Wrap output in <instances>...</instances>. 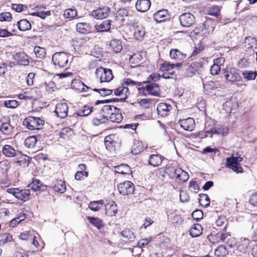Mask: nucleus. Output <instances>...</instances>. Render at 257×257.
Here are the masks:
<instances>
[{"mask_svg":"<svg viewBox=\"0 0 257 257\" xmlns=\"http://www.w3.org/2000/svg\"><path fill=\"white\" fill-rule=\"evenodd\" d=\"M227 225L225 224L222 228H216L218 230L217 232L213 231L210 235L208 236V238L210 241L215 242H223L226 239L230 236V232H227Z\"/></svg>","mask_w":257,"mask_h":257,"instance_id":"f257e3e1","label":"nucleus"},{"mask_svg":"<svg viewBox=\"0 0 257 257\" xmlns=\"http://www.w3.org/2000/svg\"><path fill=\"white\" fill-rule=\"evenodd\" d=\"M45 121L44 120L33 116H29L24 119V125L31 130H41L42 128Z\"/></svg>","mask_w":257,"mask_h":257,"instance_id":"f03ea898","label":"nucleus"},{"mask_svg":"<svg viewBox=\"0 0 257 257\" xmlns=\"http://www.w3.org/2000/svg\"><path fill=\"white\" fill-rule=\"evenodd\" d=\"M52 59L56 68H63L68 64L69 55L65 52H56L53 55Z\"/></svg>","mask_w":257,"mask_h":257,"instance_id":"7ed1b4c3","label":"nucleus"},{"mask_svg":"<svg viewBox=\"0 0 257 257\" xmlns=\"http://www.w3.org/2000/svg\"><path fill=\"white\" fill-rule=\"evenodd\" d=\"M167 170L169 172V175L171 177H175L183 182L187 181L189 179V176L188 173L180 168L169 167Z\"/></svg>","mask_w":257,"mask_h":257,"instance_id":"20e7f679","label":"nucleus"},{"mask_svg":"<svg viewBox=\"0 0 257 257\" xmlns=\"http://www.w3.org/2000/svg\"><path fill=\"white\" fill-rule=\"evenodd\" d=\"M223 74L225 79L232 82H239L242 77L240 75L238 70L234 67L226 68L223 69Z\"/></svg>","mask_w":257,"mask_h":257,"instance_id":"39448f33","label":"nucleus"},{"mask_svg":"<svg viewBox=\"0 0 257 257\" xmlns=\"http://www.w3.org/2000/svg\"><path fill=\"white\" fill-rule=\"evenodd\" d=\"M210 22L206 21L203 23L199 24L193 30L191 33H193L195 35L200 34L201 35H205L212 33L214 28L210 27Z\"/></svg>","mask_w":257,"mask_h":257,"instance_id":"423d86ee","label":"nucleus"},{"mask_svg":"<svg viewBox=\"0 0 257 257\" xmlns=\"http://www.w3.org/2000/svg\"><path fill=\"white\" fill-rule=\"evenodd\" d=\"M135 188V185L130 181H125L117 185L119 193L124 196L133 194Z\"/></svg>","mask_w":257,"mask_h":257,"instance_id":"0eeeda50","label":"nucleus"},{"mask_svg":"<svg viewBox=\"0 0 257 257\" xmlns=\"http://www.w3.org/2000/svg\"><path fill=\"white\" fill-rule=\"evenodd\" d=\"M95 74L97 77L100 76L101 82H110L113 78L112 70L110 69L101 67L96 69Z\"/></svg>","mask_w":257,"mask_h":257,"instance_id":"6e6552de","label":"nucleus"},{"mask_svg":"<svg viewBox=\"0 0 257 257\" xmlns=\"http://www.w3.org/2000/svg\"><path fill=\"white\" fill-rule=\"evenodd\" d=\"M204 62L201 60H198L191 63L186 69L185 75L188 77L193 76L197 72L200 71L203 67Z\"/></svg>","mask_w":257,"mask_h":257,"instance_id":"1a4fd4ad","label":"nucleus"},{"mask_svg":"<svg viewBox=\"0 0 257 257\" xmlns=\"http://www.w3.org/2000/svg\"><path fill=\"white\" fill-rule=\"evenodd\" d=\"M179 21L182 27L189 28L195 24V18L193 15L189 13H185L180 16Z\"/></svg>","mask_w":257,"mask_h":257,"instance_id":"9d476101","label":"nucleus"},{"mask_svg":"<svg viewBox=\"0 0 257 257\" xmlns=\"http://www.w3.org/2000/svg\"><path fill=\"white\" fill-rule=\"evenodd\" d=\"M153 18L156 22L161 23L169 21L171 18V15L168 10L162 9L154 13Z\"/></svg>","mask_w":257,"mask_h":257,"instance_id":"9b49d317","label":"nucleus"},{"mask_svg":"<svg viewBox=\"0 0 257 257\" xmlns=\"http://www.w3.org/2000/svg\"><path fill=\"white\" fill-rule=\"evenodd\" d=\"M110 11V9L109 7L104 6L93 10L91 13V15L96 19H103L109 16Z\"/></svg>","mask_w":257,"mask_h":257,"instance_id":"f8f14e48","label":"nucleus"},{"mask_svg":"<svg viewBox=\"0 0 257 257\" xmlns=\"http://www.w3.org/2000/svg\"><path fill=\"white\" fill-rule=\"evenodd\" d=\"M226 167L237 173H242L243 171V168L237 162L233 156L226 159Z\"/></svg>","mask_w":257,"mask_h":257,"instance_id":"ddd939ff","label":"nucleus"},{"mask_svg":"<svg viewBox=\"0 0 257 257\" xmlns=\"http://www.w3.org/2000/svg\"><path fill=\"white\" fill-rule=\"evenodd\" d=\"M3 154L7 157L12 158L19 157L22 152L18 150H15L9 145H5L2 150Z\"/></svg>","mask_w":257,"mask_h":257,"instance_id":"4468645a","label":"nucleus"},{"mask_svg":"<svg viewBox=\"0 0 257 257\" xmlns=\"http://www.w3.org/2000/svg\"><path fill=\"white\" fill-rule=\"evenodd\" d=\"M68 107L66 103L61 102L56 105L55 112L58 117L61 118H65L68 115Z\"/></svg>","mask_w":257,"mask_h":257,"instance_id":"2eb2a0df","label":"nucleus"},{"mask_svg":"<svg viewBox=\"0 0 257 257\" xmlns=\"http://www.w3.org/2000/svg\"><path fill=\"white\" fill-rule=\"evenodd\" d=\"M14 60L21 65L27 66L29 63V56L24 52L16 53L13 55Z\"/></svg>","mask_w":257,"mask_h":257,"instance_id":"dca6fc26","label":"nucleus"},{"mask_svg":"<svg viewBox=\"0 0 257 257\" xmlns=\"http://www.w3.org/2000/svg\"><path fill=\"white\" fill-rule=\"evenodd\" d=\"M170 56L176 63L181 62L187 57V54L184 53L178 49H172L170 51Z\"/></svg>","mask_w":257,"mask_h":257,"instance_id":"f3484780","label":"nucleus"},{"mask_svg":"<svg viewBox=\"0 0 257 257\" xmlns=\"http://www.w3.org/2000/svg\"><path fill=\"white\" fill-rule=\"evenodd\" d=\"M172 108V106L170 104L161 102L158 104L157 110L159 115L164 117L169 115Z\"/></svg>","mask_w":257,"mask_h":257,"instance_id":"a211bd4d","label":"nucleus"},{"mask_svg":"<svg viewBox=\"0 0 257 257\" xmlns=\"http://www.w3.org/2000/svg\"><path fill=\"white\" fill-rule=\"evenodd\" d=\"M115 17L117 20L123 22L126 18H128L132 15L128 7L121 8L118 9L115 13Z\"/></svg>","mask_w":257,"mask_h":257,"instance_id":"6ab92c4d","label":"nucleus"},{"mask_svg":"<svg viewBox=\"0 0 257 257\" xmlns=\"http://www.w3.org/2000/svg\"><path fill=\"white\" fill-rule=\"evenodd\" d=\"M146 86V91L148 94L156 96H160L161 89L159 85L156 83H147Z\"/></svg>","mask_w":257,"mask_h":257,"instance_id":"aec40b11","label":"nucleus"},{"mask_svg":"<svg viewBox=\"0 0 257 257\" xmlns=\"http://www.w3.org/2000/svg\"><path fill=\"white\" fill-rule=\"evenodd\" d=\"M122 84L114 91V94L115 95L120 96V101H125L130 94L128 88L125 87Z\"/></svg>","mask_w":257,"mask_h":257,"instance_id":"412c9836","label":"nucleus"},{"mask_svg":"<svg viewBox=\"0 0 257 257\" xmlns=\"http://www.w3.org/2000/svg\"><path fill=\"white\" fill-rule=\"evenodd\" d=\"M132 28L135 39L138 41H142L146 34L144 27L142 25H136L133 26Z\"/></svg>","mask_w":257,"mask_h":257,"instance_id":"4be33fe9","label":"nucleus"},{"mask_svg":"<svg viewBox=\"0 0 257 257\" xmlns=\"http://www.w3.org/2000/svg\"><path fill=\"white\" fill-rule=\"evenodd\" d=\"M180 126L184 130L192 131L195 127V121L193 118L188 117L185 119H180L179 121Z\"/></svg>","mask_w":257,"mask_h":257,"instance_id":"5701e85b","label":"nucleus"},{"mask_svg":"<svg viewBox=\"0 0 257 257\" xmlns=\"http://www.w3.org/2000/svg\"><path fill=\"white\" fill-rule=\"evenodd\" d=\"M151 6L150 0H138L136 3V10L140 12H147Z\"/></svg>","mask_w":257,"mask_h":257,"instance_id":"b1692460","label":"nucleus"},{"mask_svg":"<svg viewBox=\"0 0 257 257\" xmlns=\"http://www.w3.org/2000/svg\"><path fill=\"white\" fill-rule=\"evenodd\" d=\"M117 212V205L111 201L105 205V214L110 217L115 216Z\"/></svg>","mask_w":257,"mask_h":257,"instance_id":"393cba45","label":"nucleus"},{"mask_svg":"<svg viewBox=\"0 0 257 257\" xmlns=\"http://www.w3.org/2000/svg\"><path fill=\"white\" fill-rule=\"evenodd\" d=\"M76 28L77 32L84 34L90 33L92 29L90 24L86 22L77 23Z\"/></svg>","mask_w":257,"mask_h":257,"instance_id":"a878e982","label":"nucleus"},{"mask_svg":"<svg viewBox=\"0 0 257 257\" xmlns=\"http://www.w3.org/2000/svg\"><path fill=\"white\" fill-rule=\"evenodd\" d=\"M116 137L115 135L110 134L104 138V144L106 148L109 151H112L114 150L116 142L115 141V138Z\"/></svg>","mask_w":257,"mask_h":257,"instance_id":"bb28decb","label":"nucleus"},{"mask_svg":"<svg viewBox=\"0 0 257 257\" xmlns=\"http://www.w3.org/2000/svg\"><path fill=\"white\" fill-rule=\"evenodd\" d=\"M113 111L112 114L109 117L108 120L113 122L120 123L123 119V116L121 110L117 107L113 108Z\"/></svg>","mask_w":257,"mask_h":257,"instance_id":"cd10ccee","label":"nucleus"},{"mask_svg":"<svg viewBox=\"0 0 257 257\" xmlns=\"http://www.w3.org/2000/svg\"><path fill=\"white\" fill-rule=\"evenodd\" d=\"M228 128L222 125L214 126L210 130L206 131V133L222 135V136L226 135L228 134Z\"/></svg>","mask_w":257,"mask_h":257,"instance_id":"c85d7f7f","label":"nucleus"},{"mask_svg":"<svg viewBox=\"0 0 257 257\" xmlns=\"http://www.w3.org/2000/svg\"><path fill=\"white\" fill-rule=\"evenodd\" d=\"M164 157L159 154H153L150 156L149 164L154 167L159 166L162 164Z\"/></svg>","mask_w":257,"mask_h":257,"instance_id":"c756f323","label":"nucleus"},{"mask_svg":"<svg viewBox=\"0 0 257 257\" xmlns=\"http://www.w3.org/2000/svg\"><path fill=\"white\" fill-rule=\"evenodd\" d=\"M53 190L58 193H63L66 191L65 182L62 180H56L53 183Z\"/></svg>","mask_w":257,"mask_h":257,"instance_id":"7c9ffc66","label":"nucleus"},{"mask_svg":"<svg viewBox=\"0 0 257 257\" xmlns=\"http://www.w3.org/2000/svg\"><path fill=\"white\" fill-rule=\"evenodd\" d=\"M183 65L181 62H178L176 64H171L168 62H164L161 65V68L163 72H169L173 70L175 67L180 69Z\"/></svg>","mask_w":257,"mask_h":257,"instance_id":"2f4dec72","label":"nucleus"},{"mask_svg":"<svg viewBox=\"0 0 257 257\" xmlns=\"http://www.w3.org/2000/svg\"><path fill=\"white\" fill-rule=\"evenodd\" d=\"M116 107L111 105H105L101 109V113L103 118H105L106 121L108 120L109 117L112 114L113 111V108Z\"/></svg>","mask_w":257,"mask_h":257,"instance_id":"473e14b6","label":"nucleus"},{"mask_svg":"<svg viewBox=\"0 0 257 257\" xmlns=\"http://www.w3.org/2000/svg\"><path fill=\"white\" fill-rule=\"evenodd\" d=\"M202 227L201 224L196 223L194 224L189 229L190 235L192 237H196L202 233Z\"/></svg>","mask_w":257,"mask_h":257,"instance_id":"72a5a7b5","label":"nucleus"},{"mask_svg":"<svg viewBox=\"0 0 257 257\" xmlns=\"http://www.w3.org/2000/svg\"><path fill=\"white\" fill-rule=\"evenodd\" d=\"M115 171L118 174L130 175L132 173L130 167L127 164H122L115 167Z\"/></svg>","mask_w":257,"mask_h":257,"instance_id":"f704fd0d","label":"nucleus"},{"mask_svg":"<svg viewBox=\"0 0 257 257\" xmlns=\"http://www.w3.org/2000/svg\"><path fill=\"white\" fill-rule=\"evenodd\" d=\"M208 14L215 17L221 24H225L227 23L222 21L221 17L220 16V8L218 6H214L212 7L209 10Z\"/></svg>","mask_w":257,"mask_h":257,"instance_id":"c9c22d12","label":"nucleus"},{"mask_svg":"<svg viewBox=\"0 0 257 257\" xmlns=\"http://www.w3.org/2000/svg\"><path fill=\"white\" fill-rule=\"evenodd\" d=\"M109 48L115 53L120 52L122 48L121 41L118 39L112 40L109 44Z\"/></svg>","mask_w":257,"mask_h":257,"instance_id":"e433bc0d","label":"nucleus"},{"mask_svg":"<svg viewBox=\"0 0 257 257\" xmlns=\"http://www.w3.org/2000/svg\"><path fill=\"white\" fill-rule=\"evenodd\" d=\"M17 26L21 31H26L31 29V25L27 19H22L18 21Z\"/></svg>","mask_w":257,"mask_h":257,"instance_id":"4c0bfd02","label":"nucleus"},{"mask_svg":"<svg viewBox=\"0 0 257 257\" xmlns=\"http://www.w3.org/2000/svg\"><path fill=\"white\" fill-rule=\"evenodd\" d=\"M87 219L89 223L98 229H100L101 227L104 226L102 220L98 217L88 216H87Z\"/></svg>","mask_w":257,"mask_h":257,"instance_id":"58836bf2","label":"nucleus"},{"mask_svg":"<svg viewBox=\"0 0 257 257\" xmlns=\"http://www.w3.org/2000/svg\"><path fill=\"white\" fill-rule=\"evenodd\" d=\"M93 108L92 107L89 105H84L75 113L77 116H86L88 115L92 111Z\"/></svg>","mask_w":257,"mask_h":257,"instance_id":"ea45409f","label":"nucleus"},{"mask_svg":"<svg viewBox=\"0 0 257 257\" xmlns=\"http://www.w3.org/2000/svg\"><path fill=\"white\" fill-rule=\"evenodd\" d=\"M144 150V147L142 142L138 140H135L134 142L132 151L134 154H138L142 152Z\"/></svg>","mask_w":257,"mask_h":257,"instance_id":"a19ab883","label":"nucleus"},{"mask_svg":"<svg viewBox=\"0 0 257 257\" xmlns=\"http://www.w3.org/2000/svg\"><path fill=\"white\" fill-rule=\"evenodd\" d=\"M95 28L98 32H107L110 29V22L104 21L99 25H95Z\"/></svg>","mask_w":257,"mask_h":257,"instance_id":"79ce46f5","label":"nucleus"},{"mask_svg":"<svg viewBox=\"0 0 257 257\" xmlns=\"http://www.w3.org/2000/svg\"><path fill=\"white\" fill-rule=\"evenodd\" d=\"M228 254V251L224 245L219 246L215 250V257H224Z\"/></svg>","mask_w":257,"mask_h":257,"instance_id":"37998d69","label":"nucleus"},{"mask_svg":"<svg viewBox=\"0 0 257 257\" xmlns=\"http://www.w3.org/2000/svg\"><path fill=\"white\" fill-rule=\"evenodd\" d=\"M14 129V127L11 125L10 122H3L0 126V131L5 135L11 134Z\"/></svg>","mask_w":257,"mask_h":257,"instance_id":"c03bdc74","label":"nucleus"},{"mask_svg":"<svg viewBox=\"0 0 257 257\" xmlns=\"http://www.w3.org/2000/svg\"><path fill=\"white\" fill-rule=\"evenodd\" d=\"M34 52L38 58L43 59L46 57V50L44 48L35 46L34 48Z\"/></svg>","mask_w":257,"mask_h":257,"instance_id":"a18cd8bd","label":"nucleus"},{"mask_svg":"<svg viewBox=\"0 0 257 257\" xmlns=\"http://www.w3.org/2000/svg\"><path fill=\"white\" fill-rule=\"evenodd\" d=\"M199 202L200 204L205 208L208 207L210 205V199L206 194L201 193L199 195Z\"/></svg>","mask_w":257,"mask_h":257,"instance_id":"49530a36","label":"nucleus"},{"mask_svg":"<svg viewBox=\"0 0 257 257\" xmlns=\"http://www.w3.org/2000/svg\"><path fill=\"white\" fill-rule=\"evenodd\" d=\"M243 78L246 80H253L257 76V72L251 70H245L242 72Z\"/></svg>","mask_w":257,"mask_h":257,"instance_id":"de8ad7c7","label":"nucleus"},{"mask_svg":"<svg viewBox=\"0 0 257 257\" xmlns=\"http://www.w3.org/2000/svg\"><path fill=\"white\" fill-rule=\"evenodd\" d=\"M77 15V11L75 8H69L64 11L63 16L66 19H73Z\"/></svg>","mask_w":257,"mask_h":257,"instance_id":"09e8293b","label":"nucleus"},{"mask_svg":"<svg viewBox=\"0 0 257 257\" xmlns=\"http://www.w3.org/2000/svg\"><path fill=\"white\" fill-rule=\"evenodd\" d=\"M30 195V191L29 189L20 190L18 189L17 198L21 200H25L28 199Z\"/></svg>","mask_w":257,"mask_h":257,"instance_id":"8fccbe9b","label":"nucleus"},{"mask_svg":"<svg viewBox=\"0 0 257 257\" xmlns=\"http://www.w3.org/2000/svg\"><path fill=\"white\" fill-rule=\"evenodd\" d=\"M38 140L36 136H30L27 138L25 140V145L29 148H34Z\"/></svg>","mask_w":257,"mask_h":257,"instance_id":"3c124183","label":"nucleus"},{"mask_svg":"<svg viewBox=\"0 0 257 257\" xmlns=\"http://www.w3.org/2000/svg\"><path fill=\"white\" fill-rule=\"evenodd\" d=\"M161 77V76L159 73H153L148 77L146 81L143 82V83H156L160 80Z\"/></svg>","mask_w":257,"mask_h":257,"instance_id":"603ef678","label":"nucleus"},{"mask_svg":"<svg viewBox=\"0 0 257 257\" xmlns=\"http://www.w3.org/2000/svg\"><path fill=\"white\" fill-rule=\"evenodd\" d=\"M10 168V163L7 160L0 162V172L3 174H6Z\"/></svg>","mask_w":257,"mask_h":257,"instance_id":"864d4df0","label":"nucleus"},{"mask_svg":"<svg viewBox=\"0 0 257 257\" xmlns=\"http://www.w3.org/2000/svg\"><path fill=\"white\" fill-rule=\"evenodd\" d=\"M12 240V236L9 233L0 235V246L4 245Z\"/></svg>","mask_w":257,"mask_h":257,"instance_id":"5fc2aeb1","label":"nucleus"},{"mask_svg":"<svg viewBox=\"0 0 257 257\" xmlns=\"http://www.w3.org/2000/svg\"><path fill=\"white\" fill-rule=\"evenodd\" d=\"M31 186L32 189L35 191L43 190V188H42V187H43L42 182L37 179H34L33 180Z\"/></svg>","mask_w":257,"mask_h":257,"instance_id":"6e6d98bb","label":"nucleus"},{"mask_svg":"<svg viewBox=\"0 0 257 257\" xmlns=\"http://www.w3.org/2000/svg\"><path fill=\"white\" fill-rule=\"evenodd\" d=\"M121 235L124 238L130 239V240H132L135 238L134 233L129 229H126L123 230L121 232Z\"/></svg>","mask_w":257,"mask_h":257,"instance_id":"4d7b16f0","label":"nucleus"},{"mask_svg":"<svg viewBox=\"0 0 257 257\" xmlns=\"http://www.w3.org/2000/svg\"><path fill=\"white\" fill-rule=\"evenodd\" d=\"M203 88L207 92H211L212 90H214L216 87L214 81H209L203 84Z\"/></svg>","mask_w":257,"mask_h":257,"instance_id":"13d9d810","label":"nucleus"},{"mask_svg":"<svg viewBox=\"0 0 257 257\" xmlns=\"http://www.w3.org/2000/svg\"><path fill=\"white\" fill-rule=\"evenodd\" d=\"M12 20V15L9 12H2L0 14L1 22H10Z\"/></svg>","mask_w":257,"mask_h":257,"instance_id":"bf43d9fd","label":"nucleus"},{"mask_svg":"<svg viewBox=\"0 0 257 257\" xmlns=\"http://www.w3.org/2000/svg\"><path fill=\"white\" fill-rule=\"evenodd\" d=\"M170 221L173 224H180L183 221V219L180 215L173 213L170 218Z\"/></svg>","mask_w":257,"mask_h":257,"instance_id":"052dcab7","label":"nucleus"},{"mask_svg":"<svg viewBox=\"0 0 257 257\" xmlns=\"http://www.w3.org/2000/svg\"><path fill=\"white\" fill-rule=\"evenodd\" d=\"M143 83L141 82L135 81L131 78H125L123 80V83L121 84H124L127 86H141Z\"/></svg>","mask_w":257,"mask_h":257,"instance_id":"680f3d73","label":"nucleus"},{"mask_svg":"<svg viewBox=\"0 0 257 257\" xmlns=\"http://www.w3.org/2000/svg\"><path fill=\"white\" fill-rule=\"evenodd\" d=\"M5 107L10 108H15L19 105V102L15 100H6L4 103Z\"/></svg>","mask_w":257,"mask_h":257,"instance_id":"e2e57ef3","label":"nucleus"},{"mask_svg":"<svg viewBox=\"0 0 257 257\" xmlns=\"http://www.w3.org/2000/svg\"><path fill=\"white\" fill-rule=\"evenodd\" d=\"M71 133V130L69 127H64L59 133V137L63 139H66Z\"/></svg>","mask_w":257,"mask_h":257,"instance_id":"0e129e2a","label":"nucleus"},{"mask_svg":"<svg viewBox=\"0 0 257 257\" xmlns=\"http://www.w3.org/2000/svg\"><path fill=\"white\" fill-rule=\"evenodd\" d=\"M83 82L80 80H73L71 82L72 87L73 89L79 90L81 92Z\"/></svg>","mask_w":257,"mask_h":257,"instance_id":"69168bd1","label":"nucleus"},{"mask_svg":"<svg viewBox=\"0 0 257 257\" xmlns=\"http://www.w3.org/2000/svg\"><path fill=\"white\" fill-rule=\"evenodd\" d=\"M192 216L194 220L198 221L203 218V213L201 210L196 209L192 212Z\"/></svg>","mask_w":257,"mask_h":257,"instance_id":"338daca9","label":"nucleus"},{"mask_svg":"<svg viewBox=\"0 0 257 257\" xmlns=\"http://www.w3.org/2000/svg\"><path fill=\"white\" fill-rule=\"evenodd\" d=\"M226 219L224 216H220L216 221V228H222L225 224H227L225 222ZM216 229V227H214Z\"/></svg>","mask_w":257,"mask_h":257,"instance_id":"774afa93","label":"nucleus"}]
</instances>
